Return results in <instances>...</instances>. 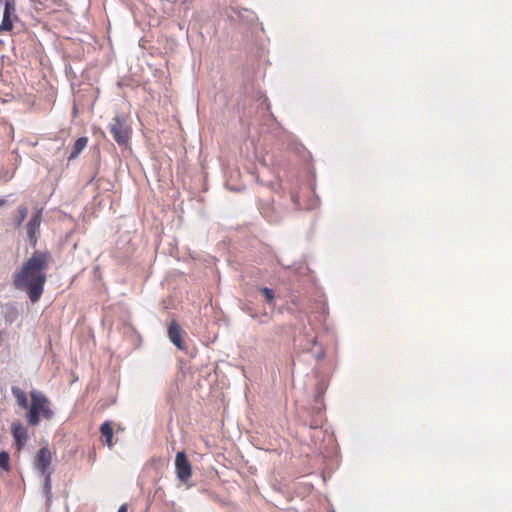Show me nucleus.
Wrapping results in <instances>:
<instances>
[{
    "instance_id": "obj_11",
    "label": "nucleus",
    "mask_w": 512,
    "mask_h": 512,
    "mask_svg": "<svg viewBox=\"0 0 512 512\" xmlns=\"http://www.w3.org/2000/svg\"><path fill=\"white\" fill-rule=\"evenodd\" d=\"M86 145H87V138H85V137L78 138L73 145V150H72L69 158L72 159V158L77 157L81 153V151L86 147Z\"/></svg>"
},
{
    "instance_id": "obj_2",
    "label": "nucleus",
    "mask_w": 512,
    "mask_h": 512,
    "mask_svg": "<svg viewBox=\"0 0 512 512\" xmlns=\"http://www.w3.org/2000/svg\"><path fill=\"white\" fill-rule=\"evenodd\" d=\"M31 405L27 412L26 419L31 426H37L40 418L50 420L54 416L51 409L50 400L40 391L32 390L30 392Z\"/></svg>"
},
{
    "instance_id": "obj_15",
    "label": "nucleus",
    "mask_w": 512,
    "mask_h": 512,
    "mask_svg": "<svg viewBox=\"0 0 512 512\" xmlns=\"http://www.w3.org/2000/svg\"><path fill=\"white\" fill-rule=\"evenodd\" d=\"M51 475L52 473L44 474V491L47 496L51 494Z\"/></svg>"
},
{
    "instance_id": "obj_20",
    "label": "nucleus",
    "mask_w": 512,
    "mask_h": 512,
    "mask_svg": "<svg viewBox=\"0 0 512 512\" xmlns=\"http://www.w3.org/2000/svg\"><path fill=\"white\" fill-rule=\"evenodd\" d=\"M5 200L0 198V206H3L5 204Z\"/></svg>"
},
{
    "instance_id": "obj_16",
    "label": "nucleus",
    "mask_w": 512,
    "mask_h": 512,
    "mask_svg": "<svg viewBox=\"0 0 512 512\" xmlns=\"http://www.w3.org/2000/svg\"><path fill=\"white\" fill-rule=\"evenodd\" d=\"M261 292L269 303H272L274 301L275 296L274 291L272 289L263 287L261 288Z\"/></svg>"
},
{
    "instance_id": "obj_7",
    "label": "nucleus",
    "mask_w": 512,
    "mask_h": 512,
    "mask_svg": "<svg viewBox=\"0 0 512 512\" xmlns=\"http://www.w3.org/2000/svg\"><path fill=\"white\" fill-rule=\"evenodd\" d=\"M12 435L18 450H21L27 441V430L21 424L12 425Z\"/></svg>"
},
{
    "instance_id": "obj_12",
    "label": "nucleus",
    "mask_w": 512,
    "mask_h": 512,
    "mask_svg": "<svg viewBox=\"0 0 512 512\" xmlns=\"http://www.w3.org/2000/svg\"><path fill=\"white\" fill-rule=\"evenodd\" d=\"M27 214H28V209L26 206L21 205L18 207L17 216L13 220L16 228H19L22 225L23 221L27 217Z\"/></svg>"
},
{
    "instance_id": "obj_5",
    "label": "nucleus",
    "mask_w": 512,
    "mask_h": 512,
    "mask_svg": "<svg viewBox=\"0 0 512 512\" xmlns=\"http://www.w3.org/2000/svg\"><path fill=\"white\" fill-rule=\"evenodd\" d=\"M42 221L41 211H37L26 225L27 235L29 240L35 244L37 241V233L39 232L40 224Z\"/></svg>"
},
{
    "instance_id": "obj_8",
    "label": "nucleus",
    "mask_w": 512,
    "mask_h": 512,
    "mask_svg": "<svg viewBox=\"0 0 512 512\" xmlns=\"http://www.w3.org/2000/svg\"><path fill=\"white\" fill-rule=\"evenodd\" d=\"M100 433L105 438V444L111 448L113 446V428L110 421L101 424Z\"/></svg>"
},
{
    "instance_id": "obj_10",
    "label": "nucleus",
    "mask_w": 512,
    "mask_h": 512,
    "mask_svg": "<svg viewBox=\"0 0 512 512\" xmlns=\"http://www.w3.org/2000/svg\"><path fill=\"white\" fill-rule=\"evenodd\" d=\"M119 145H125L130 139V130H111Z\"/></svg>"
},
{
    "instance_id": "obj_19",
    "label": "nucleus",
    "mask_w": 512,
    "mask_h": 512,
    "mask_svg": "<svg viewBox=\"0 0 512 512\" xmlns=\"http://www.w3.org/2000/svg\"><path fill=\"white\" fill-rule=\"evenodd\" d=\"M78 113V108L76 105L73 107V115L75 116Z\"/></svg>"
},
{
    "instance_id": "obj_1",
    "label": "nucleus",
    "mask_w": 512,
    "mask_h": 512,
    "mask_svg": "<svg viewBox=\"0 0 512 512\" xmlns=\"http://www.w3.org/2000/svg\"><path fill=\"white\" fill-rule=\"evenodd\" d=\"M50 261V253L35 251L13 275L14 287L26 292L32 303L38 302L43 295Z\"/></svg>"
},
{
    "instance_id": "obj_9",
    "label": "nucleus",
    "mask_w": 512,
    "mask_h": 512,
    "mask_svg": "<svg viewBox=\"0 0 512 512\" xmlns=\"http://www.w3.org/2000/svg\"><path fill=\"white\" fill-rule=\"evenodd\" d=\"M11 391L14 398L16 399L17 404L21 408L26 409L28 407V399L26 393L16 386L12 387Z\"/></svg>"
},
{
    "instance_id": "obj_17",
    "label": "nucleus",
    "mask_w": 512,
    "mask_h": 512,
    "mask_svg": "<svg viewBox=\"0 0 512 512\" xmlns=\"http://www.w3.org/2000/svg\"><path fill=\"white\" fill-rule=\"evenodd\" d=\"M14 12H15L14 2L7 0L5 3L4 14L12 15Z\"/></svg>"
},
{
    "instance_id": "obj_13",
    "label": "nucleus",
    "mask_w": 512,
    "mask_h": 512,
    "mask_svg": "<svg viewBox=\"0 0 512 512\" xmlns=\"http://www.w3.org/2000/svg\"><path fill=\"white\" fill-rule=\"evenodd\" d=\"M13 29V22L11 19V15L3 13V19L0 24V32L11 31Z\"/></svg>"
},
{
    "instance_id": "obj_3",
    "label": "nucleus",
    "mask_w": 512,
    "mask_h": 512,
    "mask_svg": "<svg viewBox=\"0 0 512 512\" xmlns=\"http://www.w3.org/2000/svg\"><path fill=\"white\" fill-rule=\"evenodd\" d=\"M52 463V453L50 449L45 446L38 450L35 459L34 466L42 474L52 473L50 465Z\"/></svg>"
},
{
    "instance_id": "obj_14",
    "label": "nucleus",
    "mask_w": 512,
    "mask_h": 512,
    "mask_svg": "<svg viewBox=\"0 0 512 512\" xmlns=\"http://www.w3.org/2000/svg\"><path fill=\"white\" fill-rule=\"evenodd\" d=\"M0 468L9 471L10 470V456L6 451L0 452Z\"/></svg>"
},
{
    "instance_id": "obj_6",
    "label": "nucleus",
    "mask_w": 512,
    "mask_h": 512,
    "mask_svg": "<svg viewBox=\"0 0 512 512\" xmlns=\"http://www.w3.org/2000/svg\"><path fill=\"white\" fill-rule=\"evenodd\" d=\"M168 337L170 341L180 350H184L185 345L182 339V329L177 321L173 320L168 327Z\"/></svg>"
},
{
    "instance_id": "obj_4",
    "label": "nucleus",
    "mask_w": 512,
    "mask_h": 512,
    "mask_svg": "<svg viewBox=\"0 0 512 512\" xmlns=\"http://www.w3.org/2000/svg\"><path fill=\"white\" fill-rule=\"evenodd\" d=\"M175 468L177 477L182 481L186 482L192 475V468L187 459L185 452L180 451L175 457Z\"/></svg>"
},
{
    "instance_id": "obj_18",
    "label": "nucleus",
    "mask_w": 512,
    "mask_h": 512,
    "mask_svg": "<svg viewBox=\"0 0 512 512\" xmlns=\"http://www.w3.org/2000/svg\"><path fill=\"white\" fill-rule=\"evenodd\" d=\"M127 510H128L127 504H122V505L119 507V509H118V511H117V512H127Z\"/></svg>"
}]
</instances>
